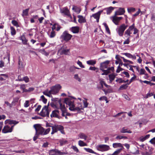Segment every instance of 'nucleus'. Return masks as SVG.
I'll list each match as a JSON object with an SVG mask.
<instances>
[{"mask_svg": "<svg viewBox=\"0 0 155 155\" xmlns=\"http://www.w3.org/2000/svg\"><path fill=\"white\" fill-rule=\"evenodd\" d=\"M40 100H41L45 104L47 101V100L45 98L44 95H42L41 97Z\"/></svg>", "mask_w": 155, "mask_h": 155, "instance_id": "50", "label": "nucleus"}, {"mask_svg": "<svg viewBox=\"0 0 155 155\" xmlns=\"http://www.w3.org/2000/svg\"><path fill=\"white\" fill-rule=\"evenodd\" d=\"M127 11L128 13L134 12L135 11V9L134 8H127Z\"/></svg>", "mask_w": 155, "mask_h": 155, "instance_id": "49", "label": "nucleus"}, {"mask_svg": "<svg viewBox=\"0 0 155 155\" xmlns=\"http://www.w3.org/2000/svg\"><path fill=\"white\" fill-rule=\"evenodd\" d=\"M109 78L110 79V82H111L112 81L114 80L115 76L113 74H111L109 75Z\"/></svg>", "mask_w": 155, "mask_h": 155, "instance_id": "43", "label": "nucleus"}, {"mask_svg": "<svg viewBox=\"0 0 155 155\" xmlns=\"http://www.w3.org/2000/svg\"><path fill=\"white\" fill-rule=\"evenodd\" d=\"M121 133H131L132 131L130 130H127V129H125L124 127H123L120 131Z\"/></svg>", "mask_w": 155, "mask_h": 155, "instance_id": "30", "label": "nucleus"}, {"mask_svg": "<svg viewBox=\"0 0 155 155\" xmlns=\"http://www.w3.org/2000/svg\"><path fill=\"white\" fill-rule=\"evenodd\" d=\"M106 70H105L104 69H103V70H101V71H102L104 72L105 73L106 75H107L110 73V71L109 70L108 68Z\"/></svg>", "mask_w": 155, "mask_h": 155, "instance_id": "61", "label": "nucleus"}, {"mask_svg": "<svg viewBox=\"0 0 155 155\" xmlns=\"http://www.w3.org/2000/svg\"><path fill=\"white\" fill-rule=\"evenodd\" d=\"M96 148L98 150L102 152L106 151L110 149L109 146L104 144L98 145L96 146Z\"/></svg>", "mask_w": 155, "mask_h": 155, "instance_id": "6", "label": "nucleus"}, {"mask_svg": "<svg viewBox=\"0 0 155 155\" xmlns=\"http://www.w3.org/2000/svg\"><path fill=\"white\" fill-rule=\"evenodd\" d=\"M145 71L144 69L141 68L140 71V75H142L144 74Z\"/></svg>", "mask_w": 155, "mask_h": 155, "instance_id": "58", "label": "nucleus"}, {"mask_svg": "<svg viewBox=\"0 0 155 155\" xmlns=\"http://www.w3.org/2000/svg\"><path fill=\"white\" fill-rule=\"evenodd\" d=\"M10 28L11 35L12 36L15 35L16 33V31L15 28L12 26H10Z\"/></svg>", "mask_w": 155, "mask_h": 155, "instance_id": "31", "label": "nucleus"}, {"mask_svg": "<svg viewBox=\"0 0 155 155\" xmlns=\"http://www.w3.org/2000/svg\"><path fill=\"white\" fill-rule=\"evenodd\" d=\"M68 141L64 140H61L60 141V144L61 146L67 143Z\"/></svg>", "mask_w": 155, "mask_h": 155, "instance_id": "42", "label": "nucleus"}, {"mask_svg": "<svg viewBox=\"0 0 155 155\" xmlns=\"http://www.w3.org/2000/svg\"><path fill=\"white\" fill-rule=\"evenodd\" d=\"M48 34L49 37L51 38H54L56 35L55 32L53 30H52L50 32H48Z\"/></svg>", "mask_w": 155, "mask_h": 155, "instance_id": "26", "label": "nucleus"}, {"mask_svg": "<svg viewBox=\"0 0 155 155\" xmlns=\"http://www.w3.org/2000/svg\"><path fill=\"white\" fill-rule=\"evenodd\" d=\"M122 96L124 98L127 100H130V98L127 95L125 94H124L122 95Z\"/></svg>", "mask_w": 155, "mask_h": 155, "instance_id": "63", "label": "nucleus"}, {"mask_svg": "<svg viewBox=\"0 0 155 155\" xmlns=\"http://www.w3.org/2000/svg\"><path fill=\"white\" fill-rule=\"evenodd\" d=\"M71 31L74 33H78L79 32V28L77 27H72Z\"/></svg>", "mask_w": 155, "mask_h": 155, "instance_id": "32", "label": "nucleus"}, {"mask_svg": "<svg viewBox=\"0 0 155 155\" xmlns=\"http://www.w3.org/2000/svg\"><path fill=\"white\" fill-rule=\"evenodd\" d=\"M121 151V149H118L115 151L112 154H110L109 155H118L119 154Z\"/></svg>", "mask_w": 155, "mask_h": 155, "instance_id": "37", "label": "nucleus"}, {"mask_svg": "<svg viewBox=\"0 0 155 155\" xmlns=\"http://www.w3.org/2000/svg\"><path fill=\"white\" fill-rule=\"evenodd\" d=\"M84 149L87 152H88L89 153H94L95 154H96V153L94 151H93L92 149L89 148H84Z\"/></svg>", "mask_w": 155, "mask_h": 155, "instance_id": "38", "label": "nucleus"}, {"mask_svg": "<svg viewBox=\"0 0 155 155\" xmlns=\"http://www.w3.org/2000/svg\"><path fill=\"white\" fill-rule=\"evenodd\" d=\"M8 77V75L6 74H0V81H5Z\"/></svg>", "mask_w": 155, "mask_h": 155, "instance_id": "22", "label": "nucleus"}, {"mask_svg": "<svg viewBox=\"0 0 155 155\" xmlns=\"http://www.w3.org/2000/svg\"><path fill=\"white\" fill-rule=\"evenodd\" d=\"M50 110L48 106H45L42 108L41 111L40 113V115L41 116L48 117L49 116Z\"/></svg>", "mask_w": 155, "mask_h": 155, "instance_id": "5", "label": "nucleus"}, {"mask_svg": "<svg viewBox=\"0 0 155 155\" xmlns=\"http://www.w3.org/2000/svg\"><path fill=\"white\" fill-rule=\"evenodd\" d=\"M127 27V25H126L124 24H123L116 29V31L119 36H123L125 30Z\"/></svg>", "mask_w": 155, "mask_h": 155, "instance_id": "4", "label": "nucleus"}, {"mask_svg": "<svg viewBox=\"0 0 155 155\" xmlns=\"http://www.w3.org/2000/svg\"><path fill=\"white\" fill-rule=\"evenodd\" d=\"M20 39L21 40L23 44L26 45L27 44V40L26 39L24 35H22L20 38Z\"/></svg>", "mask_w": 155, "mask_h": 155, "instance_id": "28", "label": "nucleus"}, {"mask_svg": "<svg viewBox=\"0 0 155 155\" xmlns=\"http://www.w3.org/2000/svg\"><path fill=\"white\" fill-rule=\"evenodd\" d=\"M34 90V88L33 87H30L28 89H26V90H25V92H30L31 91H33Z\"/></svg>", "mask_w": 155, "mask_h": 155, "instance_id": "60", "label": "nucleus"}, {"mask_svg": "<svg viewBox=\"0 0 155 155\" xmlns=\"http://www.w3.org/2000/svg\"><path fill=\"white\" fill-rule=\"evenodd\" d=\"M133 75H134V76L131 78L130 80L129 83H127L128 85H129L131 82L133 81L136 78V76L134 74H133Z\"/></svg>", "mask_w": 155, "mask_h": 155, "instance_id": "54", "label": "nucleus"}, {"mask_svg": "<svg viewBox=\"0 0 155 155\" xmlns=\"http://www.w3.org/2000/svg\"><path fill=\"white\" fill-rule=\"evenodd\" d=\"M121 58L123 59V61L125 63H128V64H133V62L132 61H130V60H128L126 59L123 57H121Z\"/></svg>", "mask_w": 155, "mask_h": 155, "instance_id": "39", "label": "nucleus"}, {"mask_svg": "<svg viewBox=\"0 0 155 155\" xmlns=\"http://www.w3.org/2000/svg\"><path fill=\"white\" fill-rule=\"evenodd\" d=\"M59 103L60 105V109L62 111L65 112L66 111V108L64 105L62 104L61 103L60 101H59Z\"/></svg>", "mask_w": 155, "mask_h": 155, "instance_id": "33", "label": "nucleus"}, {"mask_svg": "<svg viewBox=\"0 0 155 155\" xmlns=\"http://www.w3.org/2000/svg\"><path fill=\"white\" fill-rule=\"evenodd\" d=\"M130 36H128L127 37V38L124 42V44H128L130 42Z\"/></svg>", "mask_w": 155, "mask_h": 155, "instance_id": "55", "label": "nucleus"}, {"mask_svg": "<svg viewBox=\"0 0 155 155\" xmlns=\"http://www.w3.org/2000/svg\"><path fill=\"white\" fill-rule=\"evenodd\" d=\"M150 142L152 144H155V137L152 139L150 141Z\"/></svg>", "mask_w": 155, "mask_h": 155, "instance_id": "64", "label": "nucleus"}, {"mask_svg": "<svg viewBox=\"0 0 155 155\" xmlns=\"http://www.w3.org/2000/svg\"><path fill=\"white\" fill-rule=\"evenodd\" d=\"M59 112L58 110H54L52 111L51 114V117H59Z\"/></svg>", "mask_w": 155, "mask_h": 155, "instance_id": "17", "label": "nucleus"}, {"mask_svg": "<svg viewBox=\"0 0 155 155\" xmlns=\"http://www.w3.org/2000/svg\"><path fill=\"white\" fill-rule=\"evenodd\" d=\"M78 136L80 138L84 139L85 140H86L87 138V136L82 133H80Z\"/></svg>", "mask_w": 155, "mask_h": 155, "instance_id": "29", "label": "nucleus"}, {"mask_svg": "<svg viewBox=\"0 0 155 155\" xmlns=\"http://www.w3.org/2000/svg\"><path fill=\"white\" fill-rule=\"evenodd\" d=\"M78 144L79 145L80 147H84L87 145L86 143L81 140H80L78 141Z\"/></svg>", "mask_w": 155, "mask_h": 155, "instance_id": "36", "label": "nucleus"}, {"mask_svg": "<svg viewBox=\"0 0 155 155\" xmlns=\"http://www.w3.org/2000/svg\"><path fill=\"white\" fill-rule=\"evenodd\" d=\"M78 18H79L78 22L80 23H84L86 21L85 18L81 15H78Z\"/></svg>", "mask_w": 155, "mask_h": 155, "instance_id": "24", "label": "nucleus"}, {"mask_svg": "<svg viewBox=\"0 0 155 155\" xmlns=\"http://www.w3.org/2000/svg\"><path fill=\"white\" fill-rule=\"evenodd\" d=\"M113 147L114 148H120L119 149H121V151L124 148L123 144L120 143H113Z\"/></svg>", "mask_w": 155, "mask_h": 155, "instance_id": "16", "label": "nucleus"}, {"mask_svg": "<svg viewBox=\"0 0 155 155\" xmlns=\"http://www.w3.org/2000/svg\"><path fill=\"white\" fill-rule=\"evenodd\" d=\"M60 12L65 15L69 16L70 15L69 12L68 8L66 7H64L60 8Z\"/></svg>", "mask_w": 155, "mask_h": 155, "instance_id": "14", "label": "nucleus"}, {"mask_svg": "<svg viewBox=\"0 0 155 155\" xmlns=\"http://www.w3.org/2000/svg\"><path fill=\"white\" fill-rule=\"evenodd\" d=\"M20 77V75H19L18 77V80L19 81H24L26 83H28L29 81V78L27 76L24 77L22 79H19Z\"/></svg>", "mask_w": 155, "mask_h": 155, "instance_id": "21", "label": "nucleus"}, {"mask_svg": "<svg viewBox=\"0 0 155 155\" xmlns=\"http://www.w3.org/2000/svg\"><path fill=\"white\" fill-rule=\"evenodd\" d=\"M72 36L68 33L66 31H64L61 36V38L66 41L69 40L72 37Z\"/></svg>", "mask_w": 155, "mask_h": 155, "instance_id": "8", "label": "nucleus"}, {"mask_svg": "<svg viewBox=\"0 0 155 155\" xmlns=\"http://www.w3.org/2000/svg\"><path fill=\"white\" fill-rule=\"evenodd\" d=\"M64 103L69 107V109L72 111H79L83 109V107L81 104L78 103L77 105L74 104V101L68 98H65Z\"/></svg>", "mask_w": 155, "mask_h": 155, "instance_id": "1", "label": "nucleus"}, {"mask_svg": "<svg viewBox=\"0 0 155 155\" xmlns=\"http://www.w3.org/2000/svg\"><path fill=\"white\" fill-rule=\"evenodd\" d=\"M123 70V69L121 68L120 66H119L117 67V69L116 71L117 73H119L120 71H122Z\"/></svg>", "mask_w": 155, "mask_h": 155, "instance_id": "62", "label": "nucleus"}, {"mask_svg": "<svg viewBox=\"0 0 155 155\" xmlns=\"http://www.w3.org/2000/svg\"><path fill=\"white\" fill-rule=\"evenodd\" d=\"M52 131L51 133V134H54V133L57 132L58 130L60 131L61 134H64V127L63 126L58 125H55L52 127Z\"/></svg>", "mask_w": 155, "mask_h": 155, "instance_id": "3", "label": "nucleus"}, {"mask_svg": "<svg viewBox=\"0 0 155 155\" xmlns=\"http://www.w3.org/2000/svg\"><path fill=\"white\" fill-rule=\"evenodd\" d=\"M71 148H72L73 150L76 152H79V150L77 148V147L75 146L72 145L71 146Z\"/></svg>", "mask_w": 155, "mask_h": 155, "instance_id": "52", "label": "nucleus"}, {"mask_svg": "<svg viewBox=\"0 0 155 155\" xmlns=\"http://www.w3.org/2000/svg\"><path fill=\"white\" fill-rule=\"evenodd\" d=\"M20 88L21 89L23 90V92H25V90H26L25 88V85L24 84H21L20 85Z\"/></svg>", "mask_w": 155, "mask_h": 155, "instance_id": "51", "label": "nucleus"}, {"mask_svg": "<svg viewBox=\"0 0 155 155\" xmlns=\"http://www.w3.org/2000/svg\"><path fill=\"white\" fill-rule=\"evenodd\" d=\"M77 64L82 68H84V66L82 64V63L81 62L78 60L77 62Z\"/></svg>", "mask_w": 155, "mask_h": 155, "instance_id": "57", "label": "nucleus"}, {"mask_svg": "<svg viewBox=\"0 0 155 155\" xmlns=\"http://www.w3.org/2000/svg\"><path fill=\"white\" fill-rule=\"evenodd\" d=\"M134 23L129 27L128 28L125 32L124 35L125 37H127L128 36H131L130 35L132 34V31L134 28Z\"/></svg>", "mask_w": 155, "mask_h": 155, "instance_id": "10", "label": "nucleus"}, {"mask_svg": "<svg viewBox=\"0 0 155 155\" xmlns=\"http://www.w3.org/2000/svg\"><path fill=\"white\" fill-rule=\"evenodd\" d=\"M42 92L44 95L49 97H51L52 96V94L51 93L50 90L49 91L48 90H46Z\"/></svg>", "mask_w": 155, "mask_h": 155, "instance_id": "25", "label": "nucleus"}, {"mask_svg": "<svg viewBox=\"0 0 155 155\" xmlns=\"http://www.w3.org/2000/svg\"><path fill=\"white\" fill-rule=\"evenodd\" d=\"M34 128L36 131V135H45L48 134L50 131L51 129L48 128L45 129L39 124H35L34 125Z\"/></svg>", "mask_w": 155, "mask_h": 155, "instance_id": "2", "label": "nucleus"}, {"mask_svg": "<svg viewBox=\"0 0 155 155\" xmlns=\"http://www.w3.org/2000/svg\"><path fill=\"white\" fill-rule=\"evenodd\" d=\"M103 12V10H101L96 13L93 14L91 16V17H93L94 18L96 19L97 22L99 21V19L100 18V15Z\"/></svg>", "mask_w": 155, "mask_h": 155, "instance_id": "13", "label": "nucleus"}, {"mask_svg": "<svg viewBox=\"0 0 155 155\" xmlns=\"http://www.w3.org/2000/svg\"><path fill=\"white\" fill-rule=\"evenodd\" d=\"M61 86L59 84H57L51 88L50 91L52 94H54L58 92L61 88Z\"/></svg>", "mask_w": 155, "mask_h": 155, "instance_id": "9", "label": "nucleus"}, {"mask_svg": "<svg viewBox=\"0 0 155 155\" xmlns=\"http://www.w3.org/2000/svg\"><path fill=\"white\" fill-rule=\"evenodd\" d=\"M74 78L79 82H81V79L79 77L78 74H75L74 75Z\"/></svg>", "mask_w": 155, "mask_h": 155, "instance_id": "48", "label": "nucleus"}, {"mask_svg": "<svg viewBox=\"0 0 155 155\" xmlns=\"http://www.w3.org/2000/svg\"><path fill=\"white\" fill-rule=\"evenodd\" d=\"M29 101H26L25 102L24 104V106L25 107H27L29 106Z\"/></svg>", "mask_w": 155, "mask_h": 155, "instance_id": "56", "label": "nucleus"}, {"mask_svg": "<svg viewBox=\"0 0 155 155\" xmlns=\"http://www.w3.org/2000/svg\"><path fill=\"white\" fill-rule=\"evenodd\" d=\"M70 54V50L69 49L64 48L63 47H62L58 51V54L61 55L64 54L66 55H69Z\"/></svg>", "mask_w": 155, "mask_h": 155, "instance_id": "7", "label": "nucleus"}, {"mask_svg": "<svg viewBox=\"0 0 155 155\" xmlns=\"http://www.w3.org/2000/svg\"><path fill=\"white\" fill-rule=\"evenodd\" d=\"M11 22L13 25L16 26L17 28L19 27V26L18 22L15 20H13Z\"/></svg>", "mask_w": 155, "mask_h": 155, "instance_id": "40", "label": "nucleus"}, {"mask_svg": "<svg viewBox=\"0 0 155 155\" xmlns=\"http://www.w3.org/2000/svg\"><path fill=\"white\" fill-rule=\"evenodd\" d=\"M103 24L104 26V27H105L106 31L108 33H110V31L109 30V28H108V26L107 25V24L105 23H104Z\"/></svg>", "mask_w": 155, "mask_h": 155, "instance_id": "45", "label": "nucleus"}, {"mask_svg": "<svg viewBox=\"0 0 155 155\" xmlns=\"http://www.w3.org/2000/svg\"><path fill=\"white\" fill-rule=\"evenodd\" d=\"M125 12L124 8H119L118 10L115 12V15H121L124 14Z\"/></svg>", "mask_w": 155, "mask_h": 155, "instance_id": "15", "label": "nucleus"}, {"mask_svg": "<svg viewBox=\"0 0 155 155\" xmlns=\"http://www.w3.org/2000/svg\"><path fill=\"white\" fill-rule=\"evenodd\" d=\"M122 18L121 17H115L113 18V21L116 25L118 24L119 21L122 19Z\"/></svg>", "mask_w": 155, "mask_h": 155, "instance_id": "18", "label": "nucleus"}, {"mask_svg": "<svg viewBox=\"0 0 155 155\" xmlns=\"http://www.w3.org/2000/svg\"><path fill=\"white\" fill-rule=\"evenodd\" d=\"M56 155H63L64 154H68V153L67 152H63L57 149H56Z\"/></svg>", "mask_w": 155, "mask_h": 155, "instance_id": "34", "label": "nucleus"}, {"mask_svg": "<svg viewBox=\"0 0 155 155\" xmlns=\"http://www.w3.org/2000/svg\"><path fill=\"white\" fill-rule=\"evenodd\" d=\"M153 95V94L152 93H148L147 94L146 96L144 97L145 98H147L149 97L152 96Z\"/></svg>", "mask_w": 155, "mask_h": 155, "instance_id": "59", "label": "nucleus"}, {"mask_svg": "<svg viewBox=\"0 0 155 155\" xmlns=\"http://www.w3.org/2000/svg\"><path fill=\"white\" fill-rule=\"evenodd\" d=\"M29 10V8H27L23 11L22 15L23 16H26L28 15V12Z\"/></svg>", "mask_w": 155, "mask_h": 155, "instance_id": "41", "label": "nucleus"}, {"mask_svg": "<svg viewBox=\"0 0 155 155\" xmlns=\"http://www.w3.org/2000/svg\"><path fill=\"white\" fill-rule=\"evenodd\" d=\"M89 70L92 71H95L96 72H98L99 70L98 68L95 67H90L89 68Z\"/></svg>", "mask_w": 155, "mask_h": 155, "instance_id": "46", "label": "nucleus"}, {"mask_svg": "<svg viewBox=\"0 0 155 155\" xmlns=\"http://www.w3.org/2000/svg\"><path fill=\"white\" fill-rule=\"evenodd\" d=\"M123 54L129 58H131L134 59H135L136 58V57L135 56L129 53H123Z\"/></svg>", "mask_w": 155, "mask_h": 155, "instance_id": "23", "label": "nucleus"}, {"mask_svg": "<svg viewBox=\"0 0 155 155\" xmlns=\"http://www.w3.org/2000/svg\"><path fill=\"white\" fill-rule=\"evenodd\" d=\"M110 61L107 60L104 62H102L100 64V69L103 70L104 69L108 68V65L110 63Z\"/></svg>", "mask_w": 155, "mask_h": 155, "instance_id": "12", "label": "nucleus"}, {"mask_svg": "<svg viewBox=\"0 0 155 155\" xmlns=\"http://www.w3.org/2000/svg\"><path fill=\"white\" fill-rule=\"evenodd\" d=\"M117 139H127V137L126 136H124L121 135H118L116 138Z\"/></svg>", "mask_w": 155, "mask_h": 155, "instance_id": "44", "label": "nucleus"}, {"mask_svg": "<svg viewBox=\"0 0 155 155\" xmlns=\"http://www.w3.org/2000/svg\"><path fill=\"white\" fill-rule=\"evenodd\" d=\"M86 63L89 65L94 66L96 64V61L95 60H91L87 61Z\"/></svg>", "mask_w": 155, "mask_h": 155, "instance_id": "27", "label": "nucleus"}, {"mask_svg": "<svg viewBox=\"0 0 155 155\" xmlns=\"http://www.w3.org/2000/svg\"><path fill=\"white\" fill-rule=\"evenodd\" d=\"M114 8L113 7H112L110 6L108 8H104L103 10V11L104 10H105L107 11V15L110 14L114 10Z\"/></svg>", "mask_w": 155, "mask_h": 155, "instance_id": "19", "label": "nucleus"}, {"mask_svg": "<svg viewBox=\"0 0 155 155\" xmlns=\"http://www.w3.org/2000/svg\"><path fill=\"white\" fill-rule=\"evenodd\" d=\"M127 85H128L127 83L126 84H123L120 87V90L125 89L127 87Z\"/></svg>", "mask_w": 155, "mask_h": 155, "instance_id": "47", "label": "nucleus"}, {"mask_svg": "<svg viewBox=\"0 0 155 155\" xmlns=\"http://www.w3.org/2000/svg\"><path fill=\"white\" fill-rule=\"evenodd\" d=\"M72 9L78 14L80 13L81 11L79 8L76 6H74L72 8Z\"/></svg>", "mask_w": 155, "mask_h": 155, "instance_id": "35", "label": "nucleus"}, {"mask_svg": "<svg viewBox=\"0 0 155 155\" xmlns=\"http://www.w3.org/2000/svg\"><path fill=\"white\" fill-rule=\"evenodd\" d=\"M14 126H12L11 127L8 125L5 126L2 129V132L4 134L11 132L13 129Z\"/></svg>", "mask_w": 155, "mask_h": 155, "instance_id": "11", "label": "nucleus"}, {"mask_svg": "<svg viewBox=\"0 0 155 155\" xmlns=\"http://www.w3.org/2000/svg\"><path fill=\"white\" fill-rule=\"evenodd\" d=\"M56 149H54L51 150L49 151V154L50 155H53L56 154Z\"/></svg>", "mask_w": 155, "mask_h": 155, "instance_id": "53", "label": "nucleus"}, {"mask_svg": "<svg viewBox=\"0 0 155 155\" xmlns=\"http://www.w3.org/2000/svg\"><path fill=\"white\" fill-rule=\"evenodd\" d=\"M5 122L9 124H14L15 125L18 124L19 122L14 120H7L5 121Z\"/></svg>", "mask_w": 155, "mask_h": 155, "instance_id": "20", "label": "nucleus"}]
</instances>
